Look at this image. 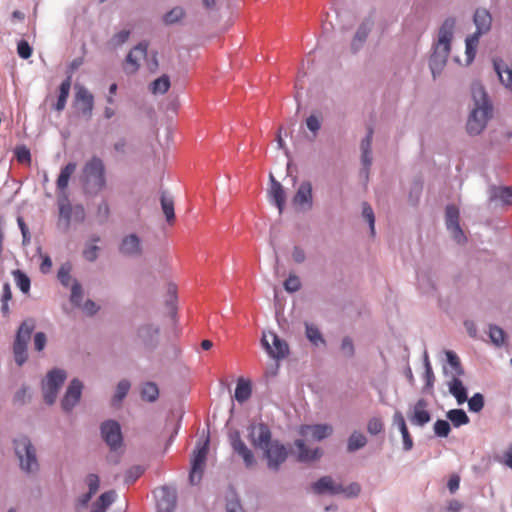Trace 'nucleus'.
<instances>
[{
  "label": "nucleus",
  "mask_w": 512,
  "mask_h": 512,
  "mask_svg": "<svg viewBox=\"0 0 512 512\" xmlns=\"http://www.w3.org/2000/svg\"><path fill=\"white\" fill-rule=\"evenodd\" d=\"M471 93L474 108L468 117L467 132L470 135H478L484 130L492 116V105L482 85L474 84L471 88Z\"/></svg>",
  "instance_id": "nucleus-1"
},
{
  "label": "nucleus",
  "mask_w": 512,
  "mask_h": 512,
  "mask_svg": "<svg viewBox=\"0 0 512 512\" xmlns=\"http://www.w3.org/2000/svg\"><path fill=\"white\" fill-rule=\"evenodd\" d=\"M454 26L455 21L449 18L443 22L439 29L438 41L434 46V51L429 61V65L434 77L436 73H440L447 62L451 49V40L453 37Z\"/></svg>",
  "instance_id": "nucleus-2"
},
{
  "label": "nucleus",
  "mask_w": 512,
  "mask_h": 512,
  "mask_svg": "<svg viewBox=\"0 0 512 512\" xmlns=\"http://www.w3.org/2000/svg\"><path fill=\"white\" fill-rule=\"evenodd\" d=\"M82 183L84 192L96 196L102 192L107 185L106 168L99 157H92L83 167Z\"/></svg>",
  "instance_id": "nucleus-3"
},
{
  "label": "nucleus",
  "mask_w": 512,
  "mask_h": 512,
  "mask_svg": "<svg viewBox=\"0 0 512 512\" xmlns=\"http://www.w3.org/2000/svg\"><path fill=\"white\" fill-rule=\"evenodd\" d=\"M474 23L477 30L466 39V55L468 63H470L475 57L479 37L490 30L492 17L486 9H477L474 14Z\"/></svg>",
  "instance_id": "nucleus-4"
},
{
  "label": "nucleus",
  "mask_w": 512,
  "mask_h": 512,
  "mask_svg": "<svg viewBox=\"0 0 512 512\" xmlns=\"http://www.w3.org/2000/svg\"><path fill=\"white\" fill-rule=\"evenodd\" d=\"M15 453L20 461L21 468L26 472L38 470L36 451L26 436H20L14 440Z\"/></svg>",
  "instance_id": "nucleus-5"
},
{
  "label": "nucleus",
  "mask_w": 512,
  "mask_h": 512,
  "mask_svg": "<svg viewBox=\"0 0 512 512\" xmlns=\"http://www.w3.org/2000/svg\"><path fill=\"white\" fill-rule=\"evenodd\" d=\"M34 328V322L32 320H26L20 325L17 331L13 352L15 361L19 366L23 365L27 359V344Z\"/></svg>",
  "instance_id": "nucleus-6"
},
{
  "label": "nucleus",
  "mask_w": 512,
  "mask_h": 512,
  "mask_svg": "<svg viewBox=\"0 0 512 512\" xmlns=\"http://www.w3.org/2000/svg\"><path fill=\"white\" fill-rule=\"evenodd\" d=\"M66 379V373L60 369H54L47 374L45 382H43V395L47 404L51 405L55 402L58 391Z\"/></svg>",
  "instance_id": "nucleus-7"
},
{
  "label": "nucleus",
  "mask_w": 512,
  "mask_h": 512,
  "mask_svg": "<svg viewBox=\"0 0 512 512\" xmlns=\"http://www.w3.org/2000/svg\"><path fill=\"white\" fill-rule=\"evenodd\" d=\"M208 449L209 439L207 438L204 443L202 445H198L193 452L191 459V471L189 475V480L193 485L198 484L202 479Z\"/></svg>",
  "instance_id": "nucleus-8"
},
{
  "label": "nucleus",
  "mask_w": 512,
  "mask_h": 512,
  "mask_svg": "<svg viewBox=\"0 0 512 512\" xmlns=\"http://www.w3.org/2000/svg\"><path fill=\"white\" fill-rule=\"evenodd\" d=\"M261 343L266 352L275 359L284 358L289 348L287 343L274 332H263Z\"/></svg>",
  "instance_id": "nucleus-9"
},
{
  "label": "nucleus",
  "mask_w": 512,
  "mask_h": 512,
  "mask_svg": "<svg viewBox=\"0 0 512 512\" xmlns=\"http://www.w3.org/2000/svg\"><path fill=\"white\" fill-rule=\"evenodd\" d=\"M101 435L111 450L116 451L122 446L123 437L120 424L114 420H107L101 425Z\"/></svg>",
  "instance_id": "nucleus-10"
},
{
  "label": "nucleus",
  "mask_w": 512,
  "mask_h": 512,
  "mask_svg": "<svg viewBox=\"0 0 512 512\" xmlns=\"http://www.w3.org/2000/svg\"><path fill=\"white\" fill-rule=\"evenodd\" d=\"M148 56V44L141 42L136 45L127 55L124 70L128 74H134L140 67V62L147 59Z\"/></svg>",
  "instance_id": "nucleus-11"
},
{
  "label": "nucleus",
  "mask_w": 512,
  "mask_h": 512,
  "mask_svg": "<svg viewBox=\"0 0 512 512\" xmlns=\"http://www.w3.org/2000/svg\"><path fill=\"white\" fill-rule=\"evenodd\" d=\"M263 450L268 460V467L273 470H278L279 466L285 462L288 456L286 447L278 441L270 442Z\"/></svg>",
  "instance_id": "nucleus-12"
},
{
  "label": "nucleus",
  "mask_w": 512,
  "mask_h": 512,
  "mask_svg": "<svg viewBox=\"0 0 512 512\" xmlns=\"http://www.w3.org/2000/svg\"><path fill=\"white\" fill-rule=\"evenodd\" d=\"M249 440L251 444L256 448L267 447L272 438L269 427L264 423L252 424L249 427Z\"/></svg>",
  "instance_id": "nucleus-13"
},
{
  "label": "nucleus",
  "mask_w": 512,
  "mask_h": 512,
  "mask_svg": "<svg viewBox=\"0 0 512 512\" xmlns=\"http://www.w3.org/2000/svg\"><path fill=\"white\" fill-rule=\"evenodd\" d=\"M229 440L234 452L242 457L246 467H252L255 464L254 455L241 439L239 431H231L229 433Z\"/></svg>",
  "instance_id": "nucleus-14"
},
{
  "label": "nucleus",
  "mask_w": 512,
  "mask_h": 512,
  "mask_svg": "<svg viewBox=\"0 0 512 512\" xmlns=\"http://www.w3.org/2000/svg\"><path fill=\"white\" fill-rule=\"evenodd\" d=\"M292 203L300 209H311L313 205L312 184L309 181H303L298 187Z\"/></svg>",
  "instance_id": "nucleus-15"
},
{
  "label": "nucleus",
  "mask_w": 512,
  "mask_h": 512,
  "mask_svg": "<svg viewBox=\"0 0 512 512\" xmlns=\"http://www.w3.org/2000/svg\"><path fill=\"white\" fill-rule=\"evenodd\" d=\"M446 226L455 241L461 243L465 240L464 233L459 225V210L454 205H449L446 208Z\"/></svg>",
  "instance_id": "nucleus-16"
},
{
  "label": "nucleus",
  "mask_w": 512,
  "mask_h": 512,
  "mask_svg": "<svg viewBox=\"0 0 512 512\" xmlns=\"http://www.w3.org/2000/svg\"><path fill=\"white\" fill-rule=\"evenodd\" d=\"M489 201L495 206H512V186H492Z\"/></svg>",
  "instance_id": "nucleus-17"
},
{
  "label": "nucleus",
  "mask_w": 512,
  "mask_h": 512,
  "mask_svg": "<svg viewBox=\"0 0 512 512\" xmlns=\"http://www.w3.org/2000/svg\"><path fill=\"white\" fill-rule=\"evenodd\" d=\"M82 388L83 384L78 379L71 381L61 403L65 411H70L78 403L82 394Z\"/></svg>",
  "instance_id": "nucleus-18"
},
{
  "label": "nucleus",
  "mask_w": 512,
  "mask_h": 512,
  "mask_svg": "<svg viewBox=\"0 0 512 512\" xmlns=\"http://www.w3.org/2000/svg\"><path fill=\"white\" fill-rule=\"evenodd\" d=\"M333 432V428L329 424H317V425H302L299 429L301 436L314 440L321 441L326 437L330 436Z\"/></svg>",
  "instance_id": "nucleus-19"
},
{
  "label": "nucleus",
  "mask_w": 512,
  "mask_h": 512,
  "mask_svg": "<svg viewBox=\"0 0 512 512\" xmlns=\"http://www.w3.org/2000/svg\"><path fill=\"white\" fill-rule=\"evenodd\" d=\"M75 100L79 105L80 112L87 118H90L94 108V96L84 86H78L76 88Z\"/></svg>",
  "instance_id": "nucleus-20"
},
{
  "label": "nucleus",
  "mask_w": 512,
  "mask_h": 512,
  "mask_svg": "<svg viewBox=\"0 0 512 512\" xmlns=\"http://www.w3.org/2000/svg\"><path fill=\"white\" fill-rule=\"evenodd\" d=\"M119 251L125 256H141L142 245L140 238L136 234L125 236L119 245Z\"/></svg>",
  "instance_id": "nucleus-21"
},
{
  "label": "nucleus",
  "mask_w": 512,
  "mask_h": 512,
  "mask_svg": "<svg viewBox=\"0 0 512 512\" xmlns=\"http://www.w3.org/2000/svg\"><path fill=\"white\" fill-rule=\"evenodd\" d=\"M428 402L421 398L413 406L412 414L409 416L410 421L417 426H424L431 420L430 412L427 409Z\"/></svg>",
  "instance_id": "nucleus-22"
},
{
  "label": "nucleus",
  "mask_w": 512,
  "mask_h": 512,
  "mask_svg": "<svg viewBox=\"0 0 512 512\" xmlns=\"http://www.w3.org/2000/svg\"><path fill=\"white\" fill-rule=\"evenodd\" d=\"M157 499V512H174L176 507V497L170 489L162 487Z\"/></svg>",
  "instance_id": "nucleus-23"
},
{
  "label": "nucleus",
  "mask_w": 512,
  "mask_h": 512,
  "mask_svg": "<svg viewBox=\"0 0 512 512\" xmlns=\"http://www.w3.org/2000/svg\"><path fill=\"white\" fill-rule=\"evenodd\" d=\"M58 208V226L61 227L64 231H67L70 227L74 207L71 206L69 200L65 196L64 199L58 201Z\"/></svg>",
  "instance_id": "nucleus-24"
},
{
  "label": "nucleus",
  "mask_w": 512,
  "mask_h": 512,
  "mask_svg": "<svg viewBox=\"0 0 512 512\" xmlns=\"http://www.w3.org/2000/svg\"><path fill=\"white\" fill-rule=\"evenodd\" d=\"M313 490L318 494L325 492H329L331 494H341L343 486L340 484H335L331 477L324 476L313 484Z\"/></svg>",
  "instance_id": "nucleus-25"
},
{
  "label": "nucleus",
  "mask_w": 512,
  "mask_h": 512,
  "mask_svg": "<svg viewBox=\"0 0 512 512\" xmlns=\"http://www.w3.org/2000/svg\"><path fill=\"white\" fill-rule=\"evenodd\" d=\"M271 187L269 189V196L277 206L279 213L281 214L285 204V192L282 185L270 175Z\"/></svg>",
  "instance_id": "nucleus-26"
},
{
  "label": "nucleus",
  "mask_w": 512,
  "mask_h": 512,
  "mask_svg": "<svg viewBox=\"0 0 512 512\" xmlns=\"http://www.w3.org/2000/svg\"><path fill=\"white\" fill-rule=\"evenodd\" d=\"M459 377L452 376L447 385L449 392L456 398L458 404H463L467 401V391Z\"/></svg>",
  "instance_id": "nucleus-27"
},
{
  "label": "nucleus",
  "mask_w": 512,
  "mask_h": 512,
  "mask_svg": "<svg viewBox=\"0 0 512 512\" xmlns=\"http://www.w3.org/2000/svg\"><path fill=\"white\" fill-rule=\"evenodd\" d=\"M393 422L396 424L401 432L403 438V448L405 451H409L413 447V440L409 434L408 428L404 416L401 412H396L393 416Z\"/></svg>",
  "instance_id": "nucleus-28"
},
{
  "label": "nucleus",
  "mask_w": 512,
  "mask_h": 512,
  "mask_svg": "<svg viewBox=\"0 0 512 512\" xmlns=\"http://www.w3.org/2000/svg\"><path fill=\"white\" fill-rule=\"evenodd\" d=\"M295 446L298 449V460L301 462H310L321 457L322 451L319 448L309 450L303 440H296Z\"/></svg>",
  "instance_id": "nucleus-29"
},
{
  "label": "nucleus",
  "mask_w": 512,
  "mask_h": 512,
  "mask_svg": "<svg viewBox=\"0 0 512 512\" xmlns=\"http://www.w3.org/2000/svg\"><path fill=\"white\" fill-rule=\"evenodd\" d=\"M76 168H77L76 163L70 162L61 169L60 174L56 181L57 189L60 192L65 193V191L69 185V180H70L71 176L73 175V173L76 171Z\"/></svg>",
  "instance_id": "nucleus-30"
},
{
  "label": "nucleus",
  "mask_w": 512,
  "mask_h": 512,
  "mask_svg": "<svg viewBox=\"0 0 512 512\" xmlns=\"http://www.w3.org/2000/svg\"><path fill=\"white\" fill-rule=\"evenodd\" d=\"M372 26L373 22L370 19L363 21L362 24L359 26L351 44L352 49L354 51L358 50L366 41L367 36L372 29Z\"/></svg>",
  "instance_id": "nucleus-31"
},
{
  "label": "nucleus",
  "mask_w": 512,
  "mask_h": 512,
  "mask_svg": "<svg viewBox=\"0 0 512 512\" xmlns=\"http://www.w3.org/2000/svg\"><path fill=\"white\" fill-rule=\"evenodd\" d=\"M71 89V76H68L59 87V95L56 103L53 104V109L57 112H61L64 110L66 106L67 99L69 97Z\"/></svg>",
  "instance_id": "nucleus-32"
},
{
  "label": "nucleus",
  "mask_w": 512,
  "mask_h": 512,
  "mask_svg": "<svg viewBox=\"0 0 512 512\" xmlns=\"http://www.w3.org/2000/svg\"><path fill=\"white\" fill-rule=\"evenodd\" d=\"M372 135H373V131H372V129H369L366 137L361 142L362 163H363L366 173L368 172V170L372 164V157H371Z\"/></svg>",
  "instance_id": "nucleus-33"
},
{
  "label": "nucleus",
  "mask_w": 512,
  "mask_h": 512,
  "mask_svg": "<svg viewBox=\"0 0 512 512\" xmlns=\"http://www.w3.org/2000/svg\"><path fill=\"white\" fill-rule=\"evenodd\" d=\"M115 497L116 493L113 490L101 494L97 501L92 505L90 512H105L114 502Z\"/></svg>",
  "instance_id": "nucleus-34"
},
{
  "label": "nucleus",
  "mask_w": 512,
  "mask_h": 512,
  "mask_svg": "<svg viewBox=\"0 0 512 512\" xmlns=\"http://www.w3.org/2000/svg\"><path fill=\"white\" fill-rule=\"evenodd\" d=\"M252 389L249 381L240 378L235 389V399L239 403L247 401L251 397Z\"/></svg>",
  "instance_id": "nucleus-35"
},
{
  "label": "nucleus",
  "mask_w": 512,
  "mask_h": 512,
  "mask_svg": "<svg viewBox=\"0 0 512 512\" xmlns=\"http://www.w3.org/2000/svg\"><path fill=\"white\" fill-rule=\"evenodd\" d=\"M160 202H161L162 211L166 217L167 222L169 224L174 223L175 213H174L173 199L170 196H167L166 193H162Z\"/></svg>",
  "instance_id": "nucleus-36"
},
{
  "label": "nucleus",
  "mask_w": 512,
  "mask_h": 512,
  "mask_svg": "<svg viewBox=\"0 0 512 512\" xmlns=\"http://www.w3.org/2000/svg\"><path fill=\"white\" fill-rule=\"evenodd\" d=\"M454 427H460L469 423L470 419L462 409H452L446 414Z\"/></svg>",
  "instance_id": "nucleus-37"
},
{
  "label": "nucleus",
  "mask_w": 512,
  "mask_h": 512,
  "mask_svg": "<svg viewBox=\"0 0 512 512\" xmlns=\"http://www.w3.org/2000/svg\"><path fill=\"white\" fill-rule=\"evenodd\" d=\"M170 79L167 75H162L161 77L155 79L151 84H150V91L152 94L154 95H157V94H165L169 88H170Z\"/></svg>",
  "instance_id": "nucleus-38"
},
{
  "label": "nucleus",
  "mask_w": 512,
  "mask_h": 512,
  "mask_svg": "<svg viewBox=\"0 0 512 512\" xmlns=\"http://www.w3.org/2000/svg\"><path fill=\"white\" fill-rule=\"evenodd\" d=\"M366 444V437L362 433L355 431L350 435L348 439L347 450L349 452H354L360 448H363Z\"/></svg>",
  "instance_id": "nucleus-39"
},
{
  "label": "nucleus",
  "mask_w": 512,
  "mask_h": 512,
  "mask_svg": "<svg viewBox=\"0 0 512 512\" xmlns=\"http://www.w3.org/2000/svg\"><path fill=\"white\" fill-rule=\"evenodd\" d=\"M447 362L451 367L452 376H462L464 370L462 368L459 357L453 351H446Z\"/></svg>",
  "instance_id": "nucleus-40"
},
{
  "label": "nucleus",
  "mask_w": 512,
  "mask_h": 512,
  "mask_svg": "<svg viewBox=\"0 0 512 512\" xmlns=\"http://www.w3.org/2000/svg\"><path fill=\"white\" fill-rule=\"evenodd\" d=\"M159 396V390L156 384L147 382L143 385L141 390V397L143 400L154 402Z\"/></svg>",
  "instance_id": "nucleus-41"
},
{
  "label": "nucleus",
  "mask_w": 512,
  "mask_h": 512,
  "mask_svg": "<svg viewBox=\"0 0 512 512\" xmlns=\"http://www.w3.org/2000/svg\"><path fill=\"white\" fill-rule=\"evenodd\" d=\"M184 15H185L184 9L177 6V7L172 8L169 12H167L163 16V21L165 22V24H174V23L178 22L179 20H181L184 17Z\"/></svg>",
  "instance_id": "nucleus-42"
},
{
  "label": "nucleus",
  "mask_w": 512,
  "mask_h": 512,
  "mask_svg": "<svg viewBox=\"0 0 512 512\" xmlns=\"http://www.w3.org/2000/svg\"><path fill=\"white\" fill-rule=\"evenodd\" d=\"M70 272H71V265L69 263H65V264L61 265V267L58 270V274H57L58 280L65 287H68L71 283L74 282V281H72Z\"/></svg>",
  "instance_id": "nucleus-43"
},
{
  "label": "nucleus",
  "mask_w": 512,
  "mask_h": 512,
  "mask_svg": "<svg viewBox=\"0 0 512 512\" xmlns=\"http://www.w3.org/2000/svg\"><path fill=\"white\" fill-rule=\"evenodd\" d=\"M306 336L315 345L325 343L319 329L315 325L306 323Z\"/></svg>",
  "instance_id": "nucleus-44"
},
{
  "label": "nucleus",
  "mask_w": 512,
  "mask_h": 512,
  "mask_svg": "<svg viewBox=\"0 0 512 512\" xmlns=\"http://www.w3.org/2000/svg\"><path fill=\"white\" fill-rule=\"evenodd\" d=\"M130 389V383L127 380H122L118 383L116 393L113 397V404L118 405L127 395Z\"/></svg>",
  "instance_id": "nucleus-45"
},
{
  "label": "nucleus",
  "mask_w": 512,
  "mask_h": 512,
  "mask_svg": "<svg viewBox=\"0 0 512 512\" xmlns=\"http://www.w3.org/2000/svg\"><path fill=\"white\" fill-rule=\"evenodd\" d=\"M13 276L19 289L24 293L28 292L30 289V279L28 276L20 270L14 271Z\"/></svg>",
  "instance_id": "nucleus-46"
},
{
  "label": "nucleus",
  "mask_w": 512,
  "mask_h": 512,
  "mask_svg": "<svg viewBox=\"0 0 512 512\" xmlns=\"http://www.w3.org/2000/svg\"><path fill=\"white\" fill-rule=\"evenodd\" d=\"M489 337L496 346H500L505 341V332L500 327L491 325L489 327Z\"/></svg>",
  "instance_id": "nucleus-47"
},
{
  "label": "nucleus",
  "mask_w": 512,
  "mask_h": 512,
  "mask_svg": "<svg viewBox=\"0 0 512 512\" xmlns=\"http://www.w3.org/2000/svg\"><path fill=\"white\" fill-rule=\"evenodd\" d=\"M469 410L472 412H480L484 407V397L481 393H475L468 400Z\"/></svg>",
  "instance_id": "nucleus-48"
},
{
  "label": "nucleus",
  "mask_w": 512,
  "mask_h": 512,
  "mask_svg": "<svg viewBox=\"0 0 512 512\" xmlns=\"http://www.w3.org/2000/svg\"><path fill=\"white\" fill-rule=\"evenodd\" d=\"M384 430V423L380 417H373L368 421L367 431L371 435H377Z\"/></svg>",
  "instance_id": "nucleus-49"
},
{
  "label": "nucleus",
  "mask_w": 512,
  "mask_h": 512,
  "mask_svg": "<svg viewBox=\"0 0 512 512\" xmlns=\"http://www.w3.org/2000/svg\"><path fill=\"white\" fill-rule=\"evenodd\" d=\"M110 216V207L106 200H102L98 206L96 211V217L98 218L100 223H104L108 220Z\"/></svg>",
  "instance_id": "nucleus-50"
},
{
  "label": "nucleus",
  "mask_w": 512,
  "mask_h": 512,
  "mask_svg": "<svg viewBox=\"0 0 512 512\" xmlns=\"http://www.w3.org/2000/svg\"><path fill=\"white\" fill-rule=\"evenodd\" d=\"M451 431V427L446 420H437L434 423V433L439 437H447Z\"/></svg>",
  "instance_id": "nucleus-51"
},
{
  "label": "nucleus",
  "mask_w": 512,
  "mask_h": 512,
  "mask_svg": "<svg viewBox=\"0 0 512 512\" xmlns=\"http://www.w3.org/2000/svg\"><path fill=\"white\" fill-rule=\"evenodd\" d=\"M82 298H83L82 287L77 281H74L71 285L70 300L74 305L80 306Z\"/></svg>",
  "instance_id": "nucleus-52"
},
{
  "label": "nucleus",
  "mask_w": 512,
  "mask_h": 512,
  "mask_svg": "<svg viewBox=\"0 0 512 512\" xmlns=\"http://www.w3.org/2000/svg\"><path fill=\"white\" fill-rule=\"evenodd\" d=\"M284 288L287 292H296L301 288V282L298 276L290 274L284 282Z\"/></svg>",
  "instance_id": "nucleus-53"
},
{
  "label": "nucleus",
  "mask_w": 512,
  "mask_h": 512,
  "mask_svg": "<svg viewBox=\"0 0 512 512\" xmlns=\"http://www.w3.org/2000/svg\"><path fill=\"white\" fill-rule=\"evenodd\" d=\"M362 215L364 217V219H366L369 223V226H370V230H371V234L374 235V232H375V217H374V212H373V209L372 207L367 204V203H364L363 204V210H362Z\"/></svg>",
  "instance_id": "nucleus-54"
},
{
  "label": "nucleus",
  "mask_w": 512,
  "mask_h": 512,
  "mask_svg": "<svg viewBox=\"0 0 512 512\" xmlns=\"http://www.w3.org/2000/svg\"><path fill=\"white\" fill-rule=\"evenodd\" d=\"M143 474V469L140 466L130 468L125 475V483H134Z\"/></svg>",
  "instance_id": "nucleus-55"
},
{
  "label": "nucleus",
  "mask_w": 512,
  "mask_h": 512,
  "mask_svg": "<svg viewBox=\"0 0 512 512\" xmlns=\"http://www.w3.org/2000/svg\"><path fill=\"white\" fill-rule=\"evenodd\" d=\"M18 55L23 59H28L32 55V48L25 40H21L17 45Z\"/></svg>",
  "instance_id": "nucleus-56"
},
{
  "label": "nucleus",
  "mask_w": 512,
  "mask_h": 512,
  "mask_svg": "<svg viewBox=\"0 0 512 512\" xmlns=\"http://www.w3.org/2000/svg\"><path fill=\"white\" fill-rule=\"evenodd\" d=\"M86 483L90 493L95 494L98 491L100 480L96 474H89L86 478Z\"/></svg>",
  "instance_id": "nucleus-57"
},
{
  "label": "nucleus",
  "mask_w": 512,
  "mask_h": 512,
  "mask_svg": "<svg viewBox=\"0 0 512 512\" xmlns=\"http://www.w3.org/2000/svg\"><path fill=\"white\" fill-rule=\"evenodd\" d=\"M341 350L348 357H352L354 355V345L351 338L345 337L342 340Z\"/></svg>",
  "instance_id": "nucleus-58"
},
{
  "label": "nucleus",
  "mask_w": 512,
  "mask_h": 512,
  "mask_svg": "<svg viewBox=\"0 0 512 512\" xmlns=\"http://www.w3.org/2000/svg\"><path fill=\"white\" fill-rule=\"evenodd\" d=\"M99 248L96 245H90L86 247L83 251V256L88 261H95L97 258V252Z\"/></svg>",
  "instance_id": "nucleus-59"
},
{
  "label": "nucleus",
  "mask_w": 512,
  "mask_h": 512,
  "mask_svg": "<svg viewBox=\"0 0 512 512\" xmlns=\"http://www.w3.org/2000/svg\"><path fill=\"white\" fill-rule=\"evenodd\" d=\"M46 345V335L43 332H37L34 336V346L37 351H42Z\"/></svg>",
  "instance_id": "nucleus-60"
},
{
  "label": "nucleus",
  "mask_w": 512,
  "mask_h": 512,
  "mask_svg": "<svg viewBox=\"0 0 512 512\" xmlns=\"http://www.w3.org/2000/svg\"><path fill=\"white\" fill-rule=\"evenodd\" d=\"M360 485L358 483H351L347 487H343L341 493H344L348 497H355L360 493Z\"/></svg>",
  "instance_id": "nucleus-61"
},
{
  "label": "nucleus",
  "mask_w": 512,
  "mask_h": 512,
  "mask_svg": "<svg viewBox=\"0 0 512 512\" xmlns=\"http://www.w3.org/2000/svg\"><path fill=\"white\" fill-rule=\"evenodd\" d=\"M306 125L308 129L314 133H316L321 127L319 119L314 115H311L306 119Z\"/></svg>",
  "instance_id": "nucleus-62"
},
{
  "label": "nucleus",
  "mask_w": 512,
  "mask_h": 512,
  "mask_svg": "<svg viewBox=\"0 0 512 512\" xmlns=\"http://www.w3.org/2000/svg\"><path fill=\"white\" fill-rule=\"evenodd\" d=\"M292 258L296 263H302L306 259L305 251L299 247L295 246L292 252Z\"/></svg>",
  "instance_id": "nucleus-63"
},
{
  "label": "nucleus",
  "mask_w": 512,
  "mask_h": 512,
  "mask_svg": "<svg viewBox=\"0 0 512 512\" xmlns=\"http://www.w3.org/2000/svg\"><path fill=\"white\" fill-rule=\"evenodd\" d=\"M503 463L512 469V444L509 445L503 454Z\"/></svg>",
  "instance_id": "nucleus-64"
}]
</instances>
